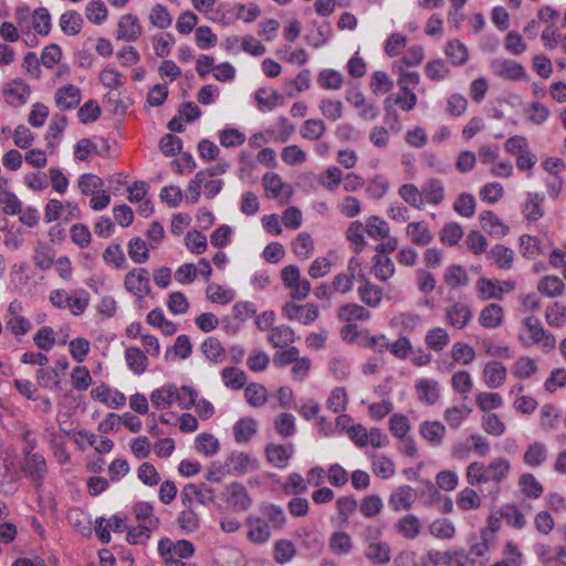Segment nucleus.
<instances>
[{"label": "nucleus", "instance_id": "obj_31", "mask_svg": "<svg viewBox=\"0 0 566 566\" xmlns=\"http://www.w3.org/2000/svg\"><path fill=\"white\" fill-rule=\"evenodd\" d=\"M365 231L364 224L358 220L353 221L346 231V239L352 243L356 254L360 253L367 243L364 234Z\"/></svg>", "mask_w": 566, "mask_h": 566}, {"label": "nucleus", "instance_id": "obj_51", "mask_svg": "<svg viewBox=\"0 0 566 566\" xmlns=\"http://www.w3.org/2000/svg\"><path fill=\"white\" fill-rule=\"evenodd\" d=\"M104 187V181L97 175L83 174L78 178V189L82 195L91 196Z\"/></svg>", "mask_w": 566, "mask_h": 566}, {"label": "nucleus", "instance_id": "obj_59", "mask_svg": "<svg viewBox=\"0 0 566 566\" xmlns=\"http://www.w3.org/2000/svg\"><path fill=\"white\" fill-rule=\"evenodd\" d=\"M453 209L460 216L470 218L475 212V198L470 193H461L455 199Z\"/></svg>", "mask_w": 566, "mask_h": 566}, {"label": "nucleus", "instance_id": "obj_38", "mask_svg": "<svg viewBox=\"0 0 566 566\" xmlns=\"http://www.w3.org/2000/svg\"><path fill=\"white\" fill-rule=\"evenodd\" d=\"M444 53L453 65H463L469 57L467 46L459 40L449 41Z\"/></svg>", "mask_w": 566, "mask_h": 566}, {"label": "nucleus", "instance_id": "obj_5", "mask_svg": "<svg viewBox=\"0 0 566 566\" xmlns=\"http://www.w3.org/2000/svg\"><path fill=\"white\" fill-rule=\"evenodd\" d=\"M283 314L290 321H298L304 325H308L318 317V308L312 303L297 305L293 302H289L283 306Z\"/></svg>", "mask_w": 566, "mask_h": 566}, {"label": "nucleus", "instance_id": "obj_10", "mask_svg": "<svg viewBox=\"0 0 566 566\" xmlns=\"http://www.w3.org/2000/svg\"><path fill=\"white\" fill-rule=\"evenodd\" d=\"M493 74L505 80H518L524 75L523 66L511 60L495 59L490 64Z\"/></svg>", "mask_w": 566, "mask_h": 566}, {"label": "nucleus", "instance_id": "obj_42", "mask_svg": "<svg viewBox=\"0 0 566 566\" xmlns=\"http://www.w3.org/2000/svg\"><path fill=\"white\" fill-rule=\"evenodd\" d=\"M373 272L380 281H387L395 274V264L390 258L376 254Z\"/></svg>", "mask_w": 566, "mask_h": 566}, {"label": "nucleus", "instance_id": "obj_21", "mask_svg": "<svg viewBox=\"0 0 566 566\" xmlns=\"http://www.w3.org/2000/svg\"><path fill=\"white\" fill-rule=\"evenodd\" d=\"M175 385H165L155 389L150 395L151 405L156 409H167L175 402Z\"/></svg>", "mask_w": 566, "mask_h": 566}, {"label": "nucleus", "instance_id": "obj_55", "mask_svg": "<svg viewBox=\"0 0 566 566\" xmlns=\"http://www.w3.org/2000/svg\"><path fill=\"white\" fill-rule=\"evenodd\" d=\"M34 264L41 270H49L54 262L53 249L48 244H39L34 252Z\"/></svg>", "mask_w": 566, "mask_h": 566}, {"label": "nucleus", "instance_id": "obj_30", "mask_svg": "<svg viewBox=\"0 0 566 566\" xmlns=\"http://www.w3.org/2000/svg\"><path fill=\"white\" fill-rule=\"evenodd\" d=\"M292 250L298 259H310L314 251V241L310 233L300 232L292 243Z\"/></svg>", "mask_w": 566, "mask_h": 566}, {"label": "nucleus", "instance_id": "obj_63", "mask_svg": "<svg viewBox=\"0 0 566 566\" xmlns=\"http://www.w3.org/2000/svg\"><path fill=\"white\" fill-rule=\"evenodd\" d=\"M185 244L188 250L196 254H202L207 250V238L203 233L193 230L186 234Z\"/></svg>", "mask_w": 566, "mask_h": 566}, {"label": "nucleus", "instance_id": "obj_3", "mask_svg": "<svg viewBox=\"0 0 566 566\" xmlns=\"http://www.w3.org/2000/svg\"><path fill=\"white\" fill-rule=\"evenodd\" d=\"M124 287L137 300H143L151 293L150 275L145 268H135L128 271L124 279Z\"/></svg>", "mask_w": 566, "mask_h": 566}, {"label": "nucleus", "instance_id": "obj_35", "mask_svg": "<svg viewBox=\"0 0 566 566\" xmlns=\"http://www.w3.org/2000/svg\"><path fill=\"white\" fill-rule=\"evenodd\" d=\"M369 317V311L358 304H346L338 310V318L343 322L367 321Z\"/></svg>", "mask_w": 566, "mask_h": 566}, {"label": "nucleus", "instance_id": "obj_29", "mask_svg": "<svg viewBox=\"0 0 566 566\" xmlns=\"http://www.w3.org/2000/svg\"><path fill=\"white\" fill-rule=\"evenodd\" d=\"M256 433V421L251 417L240 419L233 426L237 442H247Z\"/></svg>", "mask_w": 566, "mask_h": 566}, {"label": "nucleus", "instance_id": "obj_22", "mask_svg": "<svg viewBox=\"0 0 566 566\" xmlns=\"http://www.w3.org/2000/svg\"><path fill=\"white\" fill-rule=\"evenodd\" d=\"M133 513L136 521L140 525L148 526L157 530L159 525V518L155 516L153 506L147 502H139L133 507Z\"/></svg>", "mask_w": 566, "mask_h": 566}, {"label": "nucleus", "instance_id": "obj_54", "mask_svg": "<svg viewBox=\"0 0 566 566\" xmlns=\"http://www.w3.org/2000/svg\"><path fill=\"white\" fill-rule=\"evenodd\" d=\"M219 441L210 433H200L196 438V450L200 453L211 457L219 450Z\"/></svg>", "mask_w": 566, "mask_h": 566}, {"label": "nucleus", "instance_id": "obj_14", "mask_svg": "<svg viewBox=\"0 0 566 566\" xmlns=\"http://www.w3.org/2000/svg\"><path fill=\"white\" fill-rule=\"evenodd\" d=\"M373 342H381L379 353H384L385 350H390V353L397 358L403 359L406 358L412 350V345L409 338L402 336L399 337L396 342L389 343L387 342L384 335L373 336Z\"/></svg>", "mask_w": 566, "mask_h": 566}, {"label": "nucleus", "instance_id": "obj_6", "mask_svg": "<svg viewBox=\"0 0 566 566\" xmlns=\"http://www.w3.org/2000/svg\"><path fill=\"white\" fill-rule=\"evenodd\" d=\"M142 34L143 27L136 15L127 13L119 18L116 32L117 40L134 42L138 40Z\"/></svg>", "mask_w": 566, "mask_h": 566}, {"label": "nucleus", "instance_id": "obj_15", "mask_svg": "<svg viewBox=\"0 0 566 566\" xmlns=\"http://www.w3.org/2000/svg\"><path fill=\"white\" fill-rule=\"evenodd\" d=\"M23 470L34 481L42 480L48 471L45 458L40 453L25 452Z\"/></svg>", "mask_w": 566, "mask_h": 566}, {"label": "nucleus", "instance_id": "obj_48", "mask_svg": "<svg viewBox=\"0 0 566 566\" xmlns=\"http://www.w3.org/2000/svg\"><path fill=\"white\" fill-rule=\"evenodd\" d=\"M471 411L472 409L464 405L453 406L446 409L443 419L451 428H458L462 421L469 417Z\"/></svg>", "mask_w": 566, "mask_h": 566}, {"label": "nucleus", "instance_id": "obj_41", "mask_svg": "<svg viewBox=\"0 0 566 566\" xmlns=\"http://www.w3.org/2000/svg\"><path fill=\"white\" fill-rule=\"evenodd\" d=\"M203 355L213 363H221L226 358V350L219 339L208 337L201 345Z\"/></svg>", "mask_w": 566, "mask_h": 566}, {"label": "nucleus", "instance_id": "obj_4", "mask_svg": "<svg viewBox=\"0 0 566 566\" xmlns=\"http://www.w3.org/2000/svg\"><path fill=\"white\" fill-rule=\"evenodd\" d=\"M2 92L9 105L19 107L28 102L31 90L22 78L17 77L6 83Z\"/></svg>", "mask_w": 566, "mask_h": 566}, {"label": "nucleus", "instance_id": "obj_18", "mask_svg": "<svg viewBox=\"0 0 566 566\" xmlns=\"http://www.w3.org/2000/svg\"><path fill=\"white\" fill-rule=\"evenodd\" d=\"M504 312L502 306L495 303L486 305L479 315V323L484 328H496L502 325Z\"/></svg>", "mask_w": 566, "mask_h": 566}, {"label": "nucleus", "instance_id": "obj_20", "mask_svg": "<svg viewBox=\"0 0 566 566\" xmlns=\"http://www.w3.org/2000/svg\"><path fill=\"white\" fill-rule=\"evenodd\" d=\"M514 255V251L503 244H496L488 252V258L502 270L512 269Z\"/></svg>", "mask_w": 566, "mask_h": 566}, {"label": "nucleus", "instance_id": "obj_28", "mask_svg": "<svg viewBox=\"0 0 566 566\" xmlns=\"http://www.w3.org/2000/svg\"><path fill=\"white\" fill-rule=\"evenodd\" d=\"M537 290L549 297L560 296L565 292V284L558 276H544L539 280Z\"/></svg>", "mask_w": 566, "mask_h": 566}, {"label": "nucleus", "instance_id": "obj_60", "mask_svg": "<svg viewBox=\"0 0 566 566\" xmlns=\"http://www.w3.org/2000/svg\"><path fill=\"white\" fill-rule=\"evenodd\" d=\"M527 120L534 125H543L549 117V109L542 103L533 102L526 108Z\"/></svg>", "mask_w": 566, "mask_h": 566}, {"label": "nucleus", "instance_id": "obj_1", "mask_svg": "<svg viewBox=\"0 0 566 566\" xmlns=\"http://www.w3.org/2000/svg\"><path fill=\"white\" fill-rule=\"evenodd\" d=\"M521 343L525 346L539 345L544 353L552 352L556 346L555 336L547 332L538 318L528 316L523 321V327L518 335Z\"/></svg>", "mask_w": 566, "mask_h": 566}, {"label": "nucleus", "instance_id": "obj_26", "mask_svg": "<svg viewBox=\"0 0 566 566\" xmlns=\"http://www.w3.org/2000/svg\"><path fill=\"white\" fill-rule=\"evenodd\" d=\"M83 19L75 10L64 12L60 18L61 30L69 35H76L81 32Z\"/></svg>", "mask_w": 566, "mask_h": 566}, {"label": "nucleus", "instance_id": "obj_23", "mask_svg": "<svg viewBox=\"0 0 566 566\" xmlns=\"http://www.w3.org/2000/svg\"><path fill=\"white\" fill-rule=\"evenodd\" d=\"M421 189L423 201L437 206L444 199V186L439 179H429Z\"/></svg>", "mask_w": 566, "mask_h": 566}, {"label": "nucleus", "instance_id": "obj_7", "mask_svg": "<svg viewBox=\"0 0 566 566\" xmlns=\"http://www.w3.org/2000/svg\"><path fill=\"white\" fill-rule=\"evenodd\" d=\"M109 150V144L104 138H82L77 142L74 148V156L76 159L85 161L92 154L105 155Z\"/></svg>", "mask_w": 566, "mask_h": 566}, {"label": "nucleus", "instance_id": "obj_40", "mask_svg": "<svg viewBox=\"0 0 566 566\" xmlns=\"http://www.w3.org/2000/svg\"><path fill=\"white\" fill-rule=\"evenodd\" d=\"M424 342L432 350L440 352L449 344L450 337L444 328L434 327L428 331Z\"/></svg>", "mask_w": 566, "mask_h": 566}, {"label": "nucleus", "instance_id": "obj_12", "mask_svg": "<svg viewBox=\"0 0 566 566\" xmlns=\"http://www.w3.org/2000/svg\"><path fill=\"white\" fill-rule=\"evenodd\" d=\"M418 399L426 405H434L440 398L439 382L433 379L421 378L415 384Z\"/></svg>", "mask_w": 566, "mask_h": 566}, {"label": "nucleus", "instance_id": "obj_36", "mask_svg": "<svg viewBox=\"0 0 566 566\" xmlns=\"http://www.w3.org/2000/svg\"><path fill=\"white\" fill-rule=\"evenodd\" d=\"M444 433L446 428L439 421H424L420 424V434L433 444H440Z\"/></svg>", "mask_w": 566, "mask_h": 566}, {"label": "nucleus", "instance_id": "obj_61", "mask_svg": "<svg viewBox=\"0 0 566 566\" xmlns=\"http://www.w3.org/2000/svg\"><path fill=\"white\" fill-rule=\"evenodd\" d=\"M468 274L461 265H451L447 268L444 281L451 287H459L468 283Z\"/></svg>", "mask_w": 566, "mask_h": 566}, {"label": "nucleus", "instance_id": "obj_49", "mask_svg": "<svg viewBox=\"0 0 566 566\" xmlns=\"http://www.w3.org/2000/svg\"><path fill=\"white\" fill-rule=\"evenodd\" d=\"M244 396L248 403L253 407H261L268 400L266 388L255 382L250 384L245 387Z\"/></svg>", "mask_w": 566, "mask_h": 566}, {"label": "nucleus", "instance_id": "obj_57", "mask_svg": "<svg viewBox=\"0 0 566 566\" xmlns=\"http://www.w3.org/2000/svg\"><path fill=\"white\" fill-rule=\"evenodd\" d=\"M451 356L454 361L469 365L474 360L475 352L470 345L458 342L452 346Z\"/></svg>", "mask_w": 566, "mask_h": 566}, {"label": "nucleus", "instance_id": "obj_64", "mask_svg": "<svg viewBox=\"0 0 566 566\" xmlns=\"http://www.w3.org/2000/svg\"><path fill=\"white\" fill-rule=\"evenodd\" d=\"M559 412L553 405H544L541 409V427L544 431H551L558 426Z\"/></svg>", "mask_w": 566, "mask_h": 566}, {"label": "nucleus", "instance_id": "obj_43", "mask_svg": "<svg viewBox=\"0 0 566 566\" xmlns=\"http://www.w3.org/2000/svg\"><path fill=\"white\" fill-rule=\"evenodd\" d=\"M326 132V125L322 119H306L300 129V134L307 140H317Z\"/></svg>", "mask_w": 566, "mask_h": 566}, {"label": "nucleus", "instance_id": "obj_16", "mask_svg": "<svg viewBox=\"0 0 566 566\" xmlns=\"http://www.w3.org/2000/svg\"><path fill=\"white\" fill-rule=\"evenodd\" d=\"M406 234L411 243L419 247L427 245L433 240V234L424 221L408 223L406 228Z\"/></svg>", "mask_w": 566, "mask_h": 566}, {"label": "nucleus", "instance_id": "obj_8", "mask_svg": "<svg viewBox=\"0 0 566 566\" xmlns=\"http://www.w3.org/2000/svg\"><path fill=\"white\" fill-rule=\"evenodd\" d=\"M95 532L97 537L102 543L111 542V533L112 530L115 533L126 532L128 525L126 524V517H122L119 515H113L111 518L105 520L99 517L96 520Z\"/></svg>", "mask_w": 566, "mask_h": 566}, {"label": "nucleus", "instance_id": "obj_62", "mask_svg": "<svg viewBox=\"0 0 566 566\" xmlns=\"http://www.w3.org/2000/svg\"><path fill=\"white\" fill-rule=\"evenodd\" d=\"M545 319L552 327H562L566 322L565 306L559 302L548 306L545 313Z\"/></svg>", "mask_w": 566, "mask_h": 566}, {"label": "nucleus", "instance_id": "obj_33", "mask_svg": "<svg viewBox=\"0 0 566 566\" xmlns=\"http://www.w3.org/2000/svg\"><path fill=\"white\" fill-rule=\"evenodd\" d=\"M269 342L276 348H284L294 342V331L285 325L273 327L269 334Z\"/></svg>", "mask_w": 566, "mask_h": 566}, {"label": "nucleus", "instance_id": "obj_19", "mask_svg": "<svg viewBox=\"0 0 566 566\" xmlns=\"http://www.w3.org/2000/svg\"><path fill=\"white\" fill-rule=\"evenodd\" d=\"M361 282L357 290L360 300L369 307H377L382 300V290L365 277H361Z\"/></svg>", "mask_w": 566, "mask_h": 566}, {"label": "nucleus", "instance_id": "obj_32", "mask_svg": "<svg viewBox=\"0 0 566 566\" xmlns=\"http://www.w3.org/2000/svg\"><path fill=\"white\" fill-rule=\"evenodd\" d=\"M128 367L137 375L143 374L148 365L147 356L138 347H128L125 352Z\"/></svg>", "mask_w": 566, "mask_h": 566}, {"label": "nucleus", "instance_id": "obj_53", "mask_svg": "<svg viewBox=\"0 0 566 566\" xmlns=\"http://www.w3.org/2000/svg\"><path fill=\"white\" fill-rule=\"evenodd\" d=\"M537 371L536 361L527 356L520 357L513 368V375L518 379H527Z\"/></svg>", "mask_w": 566, "mask_h": 566}, {"label": "nucleus", "instance_id": "obj_17", "mask_svg": "<svg viewBox=\"0 0 566 566\" xmlns=\"http://www.w3.org/2000/svg\"><path fill=\"white\" fill-rule=\"evenodd\" d=\"M55 102L63 111L75 108L81 102V91L72 84L63 86L56 91Z\"/></svg>", "mask_w": 566, "mask_h": 566}, {"label": "nucleus", "instance_id": "obj_50", "mask_svg": "<svg viewBox=\"0 0 566 566\" xmlns=\"http://www.w3.org/2000/svg\"><path fill=\"white\" fill-rule=\"evenodd\" d=\"M366 232L370 238L385 239L389 234L388 223L377 216H370L366 221Z\"/></svg>", "mask_w": 566, "mask_h": 566}, {"label": "nucleus", "instance_id": "obj_46", "mask_svg": "<svg viewBox=\"0 0 566 566\" xmlns=\"http://www.w3.org/2000/svg\"><path fill=\"white\" fill-rule=\"evenodd\" d=\"M463 237V229L458 222H448L440 231V241L449 247L455 245Z\"/></svg>", "mask_w": 566, "mask_h": 566}, {"label": "nucleus", "instance_id": "obj_11", "mask_svg": "<svg viewBox=\"0 0 566 566\" xmlns=\"http://www.w3.org/2000/svg\"><path fill=\"white\" fill-rule=\"evenodd\" d=\"M365 557L375 565H386L391 559V549L386 542L370 539L365 549Z\"/></svg>", "mask_w": 566, "mask_h": 566}, {"label": "nucleus", "instance_id": "obj_52", "mask_svg": "<svg viewBox=\"0 0 566 566\" xmlns=\"http://www.w3.org/2000/svg\"><path fill=\"white\" fill-rule=\"evenodd\" d=\"M398 193L411 207H415L417 209L422 208V189L419 190L415 185L405 184L399 188Z\"/></svg>", "mask_w": 566, "mask_h": 566}, {"label": "nucleus", "instance_id": "obj_39", "mask_svg": "<svg viewBox=\"0 0 566 566\" xmlns=\"http://www.w3.org/2000/svg\"><path fill=\"white\" fill-rule=\"evenodd\" d=\"M224 385L231 389L239 390L247 384L245 373L237 367H226L221 371Z\"/></svg>", "mask_w": 566, "mask_h": 566}, {"label": "nucleus", "instance_id": "obj_2", "mask_svg": "<svg viewBox=\"0 0 566 566\" xmlns=\"http://www.w3.org/2000/svg\"><path fill=\"white\" fill-rule=\"evenodd\" d=\"M211 500L212 497H208V501L201 500L199 497H182L181 510L177 517V525L181 532L189 534L196 532L199 528V510Z\"/></svg>", "mask_w": 566, "mask_h": 566}, {"label": "nucleus", "instance_id": "obj_45", "mask_svg": "<svg viewBox=\"0 0 566 566\" xmlns=\"http://www.w3.org/2000/svg\"><path fill=\"white\" fill-rule=\"evenodd\" d=\"M543 196L537 192H528L527 201L525 202L523 212L526 219L531 221H536L543 216L542 202Z\"/></svg>", "mask_w": 566, "mask_h": 566}, {"label": "nucleus", "instance_id": "obj_44", "mask_svg": "<svg viewBox=\"0 0 566 566\" xmlns=\"http://www.w3.org/2000/svg\"><path fill=\"white\" fill-rule=\"evenodd\" d=\"M103 260L106 264L115 269H123L126 266L125 253L118 243H111L103 253Z\"/></svg>", "mask_w": 566, "mask_h": 566}, {"label": "nucleus", "instance_id": "obj_24", "mask_svg": "<svg viewBox=\"0 0 566 566\" xmlns=\"http://www.w3.org/2000/svg\"><path fill=\"white\" fill-rule=\"evenodd\" d=\"M480 221L482 228L488 231L491 235L504 237L509 227H506L492 211H483L480 214Z\"/></svg>", "mask_w": 566, "mask_h": 566}, {"label": "nucleus", "instance_id": "obj_47", "mask_svg": "<svg viewBox=\"0 0 566 566\" xmlns=\"http://www.w3.org/2000/svg\"><path fill=\"white\" fill-rule=\"evenodd\" d=\"M348 403V396L343 387H337L332 390L326 400V407L335 413L346 410Z\"/></svg>", "mask_w": 566, "mask_h": 566}, {"label": "nucleus", "instance_id": "obj_58", "mask_svg": "<svg viewBox=\"0 0 566 566\" xmlns=\"http://www.w3.org/2000/svg\"><path fill=\"white\" fill-rule=\"evenodd\" d=\"M107 8L101 0L91 1L85 8V14L88 21L94 24H101L107 18Z\"/></svg>", "mask_w": 566, "mask_h": 566}, {"label": "nucleus", "instance_id": "obj_27", "mask_svg": "<svg viewBox=\"0 0 566 566\" xmlns=\"http://www.w3.org/2000/svg\"><path fill=\"white\" fill-rule=\"evenodd\" d=\"M249 532L248 538L256 544L266 542L270 538L268 524L259 517L248 518Z\"/></svg>", "mask_w": 566, "mask_h": 566}, {"label": "nucleus", "instance_id": "obj_34", "mask_svg": "<svg viewBox=\"0 0 566 566\" xmlns=\"http://www.w3.org/2000/svg\"><path fill=\"white\" fill-rule=\"evenodd\" d=\"M329 548L335 555H348L353 549L352 537L346 532H335L329 538Z\"/></svg>", "mask_w": 566, "mask_h": 566}, {"label": "nucleus", "instance_id": "obj_9", "mask_svg": "<svg viewBox=\"0 0 566 566\" xmlns=\"http://www.w3.org/2000/svg\"><path fill=\"white\" fill-rule=\"evenodd\" d=\"M471 319L472 310L465 303L454 302L446 308L447 323L457 329H463Z\"/></svg>", "mask_w": 566, "mask_h": 566}, {"label": "nucleus", "instance_id": "obj_13", "mask_svg": "<svg viewBox=\"0 0 566 566\" xmlns=\"http://www.w3.org/2000/svg\"><path fill=\"white\" fill-rule=\"evenodd\" d=\"M506 367L496 360L489 361L483 369V381L491 389L500 388L506 380Z\"/></svg>", "mask_w": 566, "mask_h": 566}, {"label": "nucleus", "instance_id": "obj_25", "mask_svg": "<svg viewBox=\"0 0 566 566\" xmlns=\"http://www.w3.org/2000/svg\"><path fill=\"white\" fill-rule=\"evenodd\" d=\"M149 249H151L145 240L139 237L130 239L128 242V255L137 264H143L149 259Z\"/></svg>", "mask_w": 566, "mask_h": 566}, {"label": "nucleus", "instance_id": "obj_37", "mask_svg": "<svg viewBox=\"0 0 566 566\" xmlns=\"http://www.w3.org/2000/svg\"><path fill=\"white\" fill-rule=\"evenodd\" d=\"M479 297L483 301L496 298L501 300L503 296V287L499 286L496 281L489 279H479L476 282Z\"/></svg>", "mask_w": 566, "mask_h": 566}, {"label": "nucleus", "instance_id": "obj_56", "mask_svg": "<svg viewBox=\"0 0 566 566\" xmlns=\"http://www.w3.org/2000/svg\"><path fill=\"white\" fill-rule=\"evenodd\" d=\"M546 460V448L541 442H534L528 446L524 461L531 467H538Z\"/></svg>", "mask_w": 566, "mask_h": 566}]
</instances>
